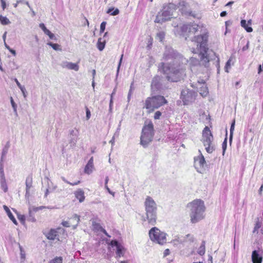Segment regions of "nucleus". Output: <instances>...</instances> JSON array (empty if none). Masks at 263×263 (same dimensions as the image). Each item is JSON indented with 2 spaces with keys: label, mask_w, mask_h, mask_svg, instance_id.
<instances>
[{
  "label": "nucleus",
  "mask_w": 263,
  "mask_h": 263,
  "mask_svg": "<svg viewBox=\"0 0 263 263\" xmlns=\"http://www.w3.org/2000/svg\"><path fill=\"white\" fill-rule=\"evenodd\" d=\"M163 59L165 60H173L172 62L167 64L161 62L158 66L159 70L165 76L167 81L177 82L183 79L186 76L187 60L180 54H176L171 48L166 50Z\"/></svg>",
  "instance_id": "nucleus-1"
},
{
  "label": "nucleus",
  "mask_w": 263,
  "mask_h": 263,
  "mask_svg": "<svg viewBox=\"0 0 263 263\" xmlns=\"http://www.w3.org/2000/svg\"><path fill=\"white\" fill-rule=\"evenodd\" d=\"M192 41L197 43V47L199 46V57L202 64L205 67L209 66V63L217 58L215 52L207 47L208 35L206 34L195 36Z\"/></svg>",
  "instance_id": "nucleus-2"
},
{
  "label": "nucleus",
  "mask_w": 263,
  "mask_h": 263,
  "mask_svg": "<svg viewBox=\"0 0 263 263\" xmlns=\"http://www.w3.org/2000/svg\"><path fill=\"white\" fill-rule=\"evenodd\" d=\"M190 209L191 222L196 223L204 218L205 206L204 201L201 199H195L187 204Z\"/></svg>",
  "instance_id": "nucleus-3"
},
{
  "label": "nucleus",
  "mask_w": 263,
  "mask_h": 263,
  "mask_svg": "<svg viewBox=\"0 0 263 263\" xmlns=\"http://www.w3.org/2000/svg\"><path fill=\"white\" fill-rule=\"evenodd\" d=\"M146 217H143V221H147L152 226L156 223L157 218V205L154 200L150 196H147L144 201Z\"/></svg>",
  "instance_id": "nucleus-4"
},
{
  "label": "nucleus",
  "mask_w": 263,
  "mask_h": 263,
  "mask_svg": "<svg viewBox=\"0 0 263 263\" xmlns=\"http://www.w3.org/2000/svg\"><path fill=\"white\" fill-rule=\"evenodd\" d=\"M154 135V126L152 122L143 126L140 137L141 144L144 147L148 146L153 140Z\"/></svg>",
  "instance_id": "nucleus-5"
},
{
  "label": "nucleus",
  "mask_w": 263,
  "mask_h": 263,
  "mask_svg": "<svg viewBox=\"0 0 263 263\" xmlns=\"http://www.w3.org/2000/svg\"><path fill=\"white\" fill-rule=\"evenodd\" d=\"M167 103L163 96L158 95L147 98L145 101V107L149 111L158 108Z\"/></svg>",
  "instance_id": "nucleus-6"
},
{
  "label": "nucleus",
  "mask_w": 263,
  "mask_h": 263,
  "mask_svg": "<svg viewBox=\"0 0 263 263\" xmlns=\"http://www.w3.org/2000/svg\"><path fill=\"white\" fill-rule=\"evenodd\" d=\"M174 10V7L172 4H169L168 6L164 7L163 9L158 13L155 22L162 24L170 20L171 18L173 17Z\"/></svg>",
  "instance_id": "nucleus-7"
},
{
  "label": "nucleus",
  "mask_w": 263,
  "mask_h": 263,
  "mask_svg": "<svg viewBox=\"0 0 263 263\" xmlns=\"http://www.w3.org/2000/svg\"><path fill=\"white\" fill-rule=\"evenodd\" d=\"M213 141V137L210 128L208 126H205L202 132L201 141L205 147L206 151L210 154L212 153L215 149Z\"/></svg>",
  "instance_id": "nucleus-8"
},
{
  "label": "nucleus",
  "mask_w": 263,
  "mask_h": 263,
  "mask_svg": "<svg viewBox=\"0 0 263 263\" xmlns=\"http://www.w3.org/2000/svg\"><path fill=\"white\" fill-rule=\"evenodd\" d=\"M151 239L157 243L163 245L166 242V234L161 232L158 228L154 227L149 232Z\"/></svg>",
  "instance_id": "nucleus-9"
},
{
  "label": "nucleus",
  "mask_w": 263,
  "mask_h": 263,
  "mask_svg": "<svg viewBox=\"0 0 263 263\" xmlns=\"http://www.w3.org/2000/svg\"><path fill=\"white\" fill-rule=\"evenodd\" d=\"M180 98L182 100L184 105H187L195 100L196 93L194 91L185 88L181 91Z\"/></svg>",
  "instance_id": "nucleus-10"
},
{
  "label": "nucleus",
  "mask_w": 263,
  "mask_h": 263,
  "mask_svg": "<svg viewBox=\"0 0 263 263\" xmlns=\"http://www.w3.org/2000/svg\"><path fill=\"white\" fill-rule=\"evenodd\" d=\"M199 25L196 24H188L183 25L181 27V30L183 33H195L199 29Z\"/></svg>",
  "instance_id": "nucleus-11"
},
{
  "label": "nucleus",
  "mask_w": 263,
  "mask_h": 263,
  "mask_svg": "<svg viewBox=\"0 0 263 263\" xmlns=\"http://www.w3.org/2000/svg\"><path fill=\"white\" fill-rule=\"evenodd\" d=\"M109 245L112 247L116 248V257H120L124 255L125 249L117 240H112L110 241Z\"/></svg>",
  "instance_id": "nucleus-12"
},
{
  "label": "nucleus",
  "mask_w": 263,
  "mask_h": 263,
  "mask_svg": "<svg viewBox=\"0 0 263 263\" xmlns=\"http://www.w3.org/2000/svg\"><path fill=\"white\" fill-rule=\"evenodd\" d=\"M63 231V229L58 228L57 230L51 229L47 234L46 236L49 240H54L55 239L59 240V233L60 231Z\"/></svg>",
  "instance_id": "nucleus-13"
},
{
  "label": "nucleus",
  "mask_w": 263,
  "mask_h": 263,
  "mask_svg": "<svg viewBox=\"0 0 263 263\" xmlns=\"http://www.w3.org/2000/svg\"><path fill=\"white\" fill-rule=\"evenodd\" d=\"M60 65L64 68L73 70L76 71H78L79 69V66L78 63H73L68 61H63L61 63Z\"/></svg>",
  "instance_id": "nucleus-14"
},
{
  "label": "nucleus",
  "mask_w": 263,
  "mask_h": 263,
  "mask_svg": "<svg viewBox=\"0 0 263 263\" xmlns=\"http://www.w3.org/2000/svg\"><path fill=\"white\" fill-rule=\"evenodd\" d=\"M198 86H196V88L199 89L200 94L203 96L205 97L208 94V89L206 87L205 82L203 80L198 81Z\"/></svg>",
  "instance_id": "nucleus-15"
},
{
  "label": "nucleus",
  "mask_w": 263,
  "mask_h": 263,
  "mask_svg": "<svg viewBox=\"0 0 263 263\" xmlns=\"http://www.w3.org/2000/svg\"><path fill=\"white\" fill-rule=\"evenodd\" d=\"M176 240L180 243L187 242L192 243L194 240V237L193 235L189 234L185 236L178 237Z\"/></svg>",
  "instance_id": "nucleus-16"
},
{
  "label": "nucleus",
  "mask_w": 263,
  "mask_h": 263,
  "mask_svg": "<svg viewBox=\"0 0 263 263\" xmlns=\"http://www.w3.org/2000/svg\"><path fill=\"white\" fill-rule=\"evenodd\" d=\"M26 197H29L30 195L29 191L32 186V177L31 175L28 176L26 179Z\"/></svg>",
  "instance_id": "nucleus-17"
},
{
  "label": "nucleus",
  "mask_w": 263,
  "mask_h": 263,
  "mask_svg": "<svg viewBox=\"0 0 263 263\" xmlns=\"http://www.w3.org/2000/svg\"><path fill=\"white\" fill-rule=\"evenodd\" d=\"M252 260L253 263H261L262 260V257L259 254V251L254 250L252 252Z\"/></svg>",
  "instance_id": "nucleus-18"
},
{
  "label": "nucleus",
  "mask_w": 263,
  "mask_h": 263,
  "mask_svg": "<svg viewBox=\"0 0 263 263\" xmlns=\"http://www.w3.org/2000/svg\"><path fill=\"white\" fill-rule=\"evenodd\" d=\"M76 197L80 202H83L85 199L84 192L81 189H79L74 193Z\"/></svg>",
  "instance_id": "nucleus-19"
},
{
  "label": "nucleus",
  "mask_w": 263,
  "mask_h": 263,
  "mask_svg": "<svg viewBox=\"0 0 263 263\" xmlns=\"http://www.w3.org/2000/svg\"><path fill=\"white\" fill-rule=\"evenodd\" d=\"M4 209L5 210L6 212L7 213L9 218L12 221V222L16 225L17 224V222L14 217L13 216V214L11 212L9 209L6 206L4 205Z\"/></svg>",
  "instance_id": "nucleus-20"
},
{
  "label": "nucleus",
  "mask_w": 263,
  "mask_h": 263,
  "mask_svg": "<svg viewBox=\"0 0 263 263\" xmlns=\"http://www.w3.org/2000/svg\"><path fill=\"white\" fill-rule=\"evenodd\" d=\"M241 27H242L248 32H251L253 31V29L251 27L249 26L247 23L246 21L242 20L240 22Z\"/></svg>",
  "instance_id": "nucleus-21"
},
{
  "label": "nucleus",
  "mask_w": 263,
  "mask_h": 263,
  "mask_svg": "<svg viewBox=\"0 0 263 263\" xmlns=\"http://www.w3.org/2000/svg\"><path fill=\"white\" fill-rule=\"evenodd\" d=\"M93 165H91L88 163L86 164L84 168V172L88 175L90 174L93 170Z\"/></svg>",
  "instance_id": "nucleus-22"
},
{
  "label": "nucleus",
  "mask_w": 263,
  "mask_h": 263,
  "mask_svg": "<svg viewBox=\"0 0 263 263\" xmlns=\"http://www.w3.org/2000/svg\"><path fill=\"white\" fill-rule=\"evenodd\" d=\"M101 40L102 39L99 38L97 43V47L100 51H102L104 49L105 45V41L102 42Z\"/></svg>",
  "instance_id": "nucleus-23"
},
{
  "label": "nucleus",
  "mask_w": 263,
  "mask_h": 263,
  "mask_svg": "<svg viewBox=\"0 0 263 263\" xmlns=\"http://www.w3.org/2000/svg\"><path fill=\"white\" fill-rule=\"evenodd\" d=\"M0 179H1V186L2 189L3 190V191L5 192H7L8 187H7L5 177V178H1Z\"/></svg>",
  "instance_id": "nucleus-24"
},
{
  "label": "nucleus",
  "mask_w": 263,
  "mask_h": 263,
  "mask_svg": "<svg viewBox=\"0 0 263 263\" xmlns=\"http://www.w3.org/2000/svg\"><path fill=\"white\" fill-rule=\"evenodd\" d=\"M107 13L110 14L111 15L115 16L118 15L119 13V10L117 8L115 9L114 8H110L108 9Z\"/></svg>",
  "instance_id": "nucleus-25"
},
{
  "label": "nucleus",
  "mask_w": 263,
  "mask_h": 263,
  "mask_svg": "<svg viewBox=\"0 0 263 263\" xmlns=\"http://www.w3.org/2000/svg\"><path fill=\"white\" fill-rule=\"evenodd\" d=\"M205 251V242L202 241L201 246L198 249V253L200 255H203L204 254Z\"/></svg>",
  "instance_id": "nucleus-26"
},
{
  "label": "nucleus",
  "mask_w": 263,
  "mask_h": 263,
  "mask_svg": "<svg viewBox=\"0 0 263 263\" xmlns=\"http://www.w3.org/2000/svg\"><path fill=\"white\" fill-rule=\"evenodd\" d=\"M235 123V120H233V121L231 123V127H230V138H229V141H230V143H231L232 139H233V132L234 130Z\"/></svg>",
  "instance_id": "nucleus-27"
},
{
  "label": "nucleus",
  "mask_w": 263,
  "mask_h": 263,
  "mask_svg": "<svg viewBox=\"0 0 263 263\" xmlns=\"http://www.w3.org/2000/svg\"><path fill=\"white\" fill-rule=\"evenodd\" d=\"M159 80H160V78L159 76H156L153 79V80L152 82V84H151L152 89H153L154 87H157Z\"/></svg>",
  "instance_id": "nucleus-28"
},
{
  "label": "nucleus",
  "mask_w": 263,
  "mask_h": 263,
  "mask_svg": "<svg viewBox=\"0 0 263 263\" xmlns=\"http://www.w3.org/2000/svg\"><path fill=\"white\" fill-rule=\"evenodd\" d=\"M165 35V33L164 31H159L157 33L156 39L157 40H159V41L162 42L164 39Z\"/></svg>",
  "instance_id": "nucleus-29"
},
{
  "label": "nucleus",
  "mask_w": 263,
  "mask_h": 263,
  "mask_svg": "<svg viewBox=\"0 0 263 263\" xmlns=\"http://www.w3.org/2000/svg\"><path fill=\"white\" fill-rule=\"evenodd\" d=\"M0 22L4 25H8L10 23L9 20L6 16H0Z\"/></svg>",
  "instance_id": "nucleus-30"
},
{
  "label": "nucleus",
  "mask_w": 263,
  "mask_h": 263,
  "mask_svg": "<svg viewBox=\"0 0 263 263\" xmlns=\"http://www.w3.org/2000/svg\"><path fill=\"white\" fill-rule=\"evenodd\" d=\"M32 212L33 211L32 210V208H29V216L28 217V220L30 221L31 222H35L36 221L35 218L33 216Z\"/></svg>",
  "instance_id": "nucleus-31"
},
{
  "label": "nucleus",
  "mask_w": 263,
  "mask_h": 263,
  "mask_svg": "<svg viewBox=\"0 0 263 263\" xmlns=\"http://www.w3.org/2000/svg\"><path fill=\"white\" fill-rule=\"evenodd\" d=\"M10 102H11L12 107L13 108V111L14 112L15 115L16 116H17L18 114H17V105L15 104L12 97H10Z\"/></svg>",
  "instance_id": "nucleus-32"
},
{
  "label": "nucleus",
  "mask_w": 263,
  "mask_h": 263,
  "mask_svg": "<svg viewBox=\"0 0 263 263\" xmlns=\"http://www.w3.org/2000/svg\"><path fill=\"white\" fill-rule=\"evenodd\" d=\"M199 152L200 153V157L199 158L198 163L200 166L203 167L204 165L205 164V160L203 156L201 153L200 151H199Z\"/></svg>",
  "instance_id": "nucleus-33"
},
{
  "label": "nucleus",
  "mask_w": 263,
  "mask_h": 263,
  "mask_svg": "<svg viewBox=\"0 0 263 263\" xmlns=\"http://www.w3.org/2000/svg\"><path fill=\"white\" fill-rule=\"evenodd\" d=\"M261 223L259 221V219H257V220L256 221L253 233H255V232L257 233L258 230L261 227Z\"/></svg>",
  "instance_id": "nucleus-34"
},
{
  "label": "nucleus",
  "mask_w": 263,
  "mask_h": 263,
  "mask_svg": "<svg viewBox=\"0 0 263 263\" xmlns=\"http://www.w3.org/2000/svg\"><path fill=\"white\" fill-rule=\"evenodd\" d=\"M18 246L20 250L21 259L22 261H23L25 259V251L20 244H18Z\"/></svg>",
  "instance_id": "nucleus-35"
},
{
  "label": "nucleus",
  "mask_w": 263,
  "mask_h": 263,
  "mask_svg": "<svg viewBox=\"0 0 263 263\" xmlns=\"http://www.w3.org/2000/svg\"><path fill=\"white\" fill-rule=\"evenodd\" d=\"M79 132L76 129H72L70 132V137H73L78 138Z\"/></svg>",
  "instance_id": "nucleus-36"
},
{
  "label": "nucleus",
  "mask_w": 263,
  "mask_h": 263,
  "mask_svg": "<svg viewBox=\"0 0 263 263\" xmlns=\"http://www.w3.org/2000/svg\"><path fill=\"white\" fill-rule=\"evenodd\" d=\"M8 149H9V148H6L5 147L3 148L2 152L1 158V162L3 161L4 158H5V157L8 153Z\"/></svg>",
  "instance_id": "nucleus-37"
},
{
  "label": "nucleus",
  "mask_w": 263,
  "mask_h": 263,
  "mask_svg": "<svg viewBox=\"0 0 263 263\" xmlns=\"http://www.w3.org/2000/svg\"><path fill=\"white\" fill-rule=\"evenodd\" d=\"M47 44L51 46L55 50H61V49L60 48V45L58 44H54L51 42H49Z\"/></svg>",
  "instance_id": "nucleus-38"
},
{
  "label": "nucleus",
  "mask_w": 263,
  "mask_h": 263,
  "mask_svg": "<svg viewBox=\"0 0 263 263\" xmlns=\"http://www.w3.org/2000/svg\"><path fill=\"white\" fill-rule=\"evenodd\" d=\"M63 259L61 257H56L51 260L49 263H62Z\"/></svg>",
  "instance_id": "nucleus-39"
},
{
  "label": "nucleus",
  "mask_w": 263,
  "mask_h": 263,
  "mask_svg": "<svg viewBox=\"0 0 263 263\" xmlns=\"http://www.w3.org/2000/svg\"><path fill=\"white\" fill-rule=\"evenodd\" d=\"M69 143L70 144L71 146H74L76 145V143L77 142L78 138H73V137H69Z\"/></svg>",
  "instance_id": "nucleus-40"
},
{
  "label": "nucleus",
  "mask_w": 263,
  "mask_h": 263,
  "mask_svg": "<svg viewBox=\"0 0 263 263\" xmlns=\"http://www.w3.org/2000/svg\"><path fill=\"white\" fill-rule=\"evenodd\" d=\"M227 138H226L224 141L222 143V155H224L225 152L227 149Z\"/></svg>",
  "instance_id": "nucleus-41"
},
{
  "label": "nucleus",
  "mask_w": 263,
  "mask_h": 263,
  "mask_svg": "<svg viewBox=\"0 0 263 263\" xmlns=\"http://www.w3.org/2000/svg\"><path fill=\"white\" fill-rule=\"evenodd\" d=\"M17 3L26 4L29 8L30 10H32V8L28 1L25 0H17Z\"/></svg>",
  "instance_id": "nucleus-42"
},
{
  "label": "nucleus",
  "mask_w": 263,
  "mask_h": 263,
  "mask_svg": "<svg viewBox=\"0 0 263 263\" xmlns=\"http://www.w3.org/2000/svg\"><path fill=\"white\" fill-rule=\"evenodd\" d=\"M5 178L3 162L1 161L0 163V178Z\"/></svg>",
  "instance_id": "nucleus-43"
},
{
  "label": "nucleus",
  "mask_w": 263,
  "mask_h": 263,
  "mask_svg": "<svg viewBox=\"0 0 263 263\" xmlns=\"http://www.w3.org/2000/svg\"><path fill=\"white\" fill-rule=\"evenodd\" d=\"M106 23L105 22H103L100 25V33H102L104 31L105 29Z\"/></svg>",
  "instance_id": "nucleus-44"
},
{
  "label": "nucleus",
  "mask_w": 263,
  "mask_h": 263,
  "mask_svg": "<svg viewBox=\"0 0 263 263\" xmlns=\"http://www.w3.org/2000/svg\"><path fill=\"white\" fill-rule=\"evenodd\" d=\"M72 219L76 221V226H77L80 221L79 216L77 214H74L72 217Z\"/></svg>",
  "instance_id": "nucleus-45"
},
{
  "label": "nucleus",
  "mask_w": 263,
  "mask_h": 263,
  "mask_svg": "<svg viewBox=\"0 0 263 263\" xmlns=\"http://www.w3.org/2000/svg\"><path fill=\"white\" fill-rule=\"evenodd\" d=\"M231 61V58L229 59V60L227 62L226 66H225V70L226 72H228V69L230 67V62Z\"/></svg>",
  "instance_id": "nucleus-46"
},
{
  "label": "nucleus",
  "mask_w": 263,
  "mask_h": 263,
  "mask_svg": "<svg viewBox=\"0 0 263 263\" xmlns=\"http://www.w3.org/2000/svg\"><path fill=\"white\" fill-rule=\"evenodd\" d=\"M161 116V112L160 111H157L154 115V118L155 119H159L160 116Z\"/></svg>",
  "instance_id": "nucleus-47"
},
{
  "label": "nucleus",
  "mask_w": 263,
  "mask_h": 263,
  "mask_svg": "<svg viewBox=\"0 0 263 263\" xmlns=\"http://www.w3.org/2000/svg\"><path fill=\"white\" fill-rule=\"evenodd\" d=\"M14 81L15 82L17 86L19 87V88L20 89H24V86H22L21 84H20V83L18 82V81L17 80V79H14Z\"/></svg>",
  "instance_id": "nucleus-48"
},
{
  "label": "nucleus",
  "mask_w": 263,
  "mask_h": 263,
  "mask_svg": "<svg viewBox=\"0 0 263 263\" xmlns=\"http://www.w3.org/2000/svg\"><path fill=\"white\" fill-rule=\"evenodd\" d=\"M18 218L22 223H24L25 222V217L24 215H18Z\"/></svg>",
  "instance_id": "nucleus-49"
},
{
  "label": "nucleus",
  "mask_w": 263,
  "mask_h": 263,
  "mask_svg": "<svg viewBox=\"0 0 263 263\" xmlns=\"http://www.w3.org/2000/svg\"><path fill=\"white\" fill-rule=\"evenodd\" d=\"M123 57V54H122L121 55L120 59V61H119V64H118V68H117V74H118V72H119V69H120V67L122 61Z\"/></svg>",
  "instance_id": "nucleus-50"
},
{
  "label": "nucleus",
  "mask_w": 263,
  "mask_h": 263,
  "mask_svg": "<svg viewBox=\"0 0 263 263\" xmlns=\"http://www.w3.org/2000/svg\"><path fill=\"white\" fill-rule=\"evenodd\" d=\"M90 111L88 109V108H86V119L87 120H88L90 117Z\"/></svg>",
  "instance_id": "nucleus-51"
},
{
  "label": "nucleus",
  "mask_w": 263,
  "mask_h": 263,
  "mask_svg": "<svg viewBox=\"0 0 263 263\" xmlns=\"http://www.w3.org/2000/svg\"><path fill=\"white\" fill-rule=\"evenodd\" d=\"M105 189L107 190V192L111 195H112L113 196L115 195V193L111 191L109 188L108 187L107 185H105Z\"/></svg>",
  "instance_id": "nucleus-52"
},
{
  "label": "nucleus",
  "mask_w": 263,
  "mask_h": 263,
  "mask_svg": "<svg viewBox=\"0 0 263 263\" xmlns=\"http://www.w3.org/2000/svg\"><path fill=\"white\" fill-rule=\"evenodd\" d=\"M62 224L64 226V227H70V224L69 223V222L68 221H63L62 222Z\"/></svg>",
  "instance_id": "nucleus-53"
},
{
  "label": "nucleus",
  "mask_w": 263,
  "mask_h": 263,
  "mask_svg": "<svg viewBox=\"0 0 263 263\" xmlns=\"http://www.w3.org/2000/svg\"><path fill=\"white\" fill-rule=\"evenodd\" d=\"M1 2V4H2V7L3 10H5V9L6 7V4L5 0H3Z\"/></svg>",
  "instance_id": "nucleus-54"
},
{
  "label": "nucleus",
  "mask_w": 263,
  "mask_h": 263,
  "mask_svg": "<svg viewBox=\"0 0 263 263\" xmlns=\"http://www.w3.org/2000/svg\"><path fill=\"white\" fill-rule=\"evenodd\" d=\"M40 27L42 29V30L44 32L45 30L47 29L45 25L43 23H41L39 25Z\"/></svg>",
  "instance_id": "nucleus-55"
},
{
  "label": "nucleus",
  "mask_w": 263,
  "mask_h": 263,
  "mask_svg": "<svg viewBox=\"0 0 263 263\" xmlns=\"http://www.w3.org/2000/svg\"><path fill=\"white\" fill-rule=\"evenodd\" d=\"M43 208H44V206H40V207H37V208L33 207L32 208V210L33 211V212H36L38 210H41Z\"/></svg>",
  "instance_id": "nucleus-56"
},
{
  "label": "nucleus",
  "mask_w": 263,
  "mask_h": 263,
  "mask_svg": "<svg viewBox=\"0 0 263 263\" xmlns=\"http://www.w3.org/2000/svg\"><path fill=\"white\" fill-rule=\"evenodd\" d=\"M48 36L51 40H56V37H55L54 34L51 32L50 34H49Z\"/></svg>",
  "instance_id": "nucleus-57"
},
{
  "label": "nucleus",
  "mask_w": 263,
  "mask_h": 263,
  "mask_svg": "<svg viewBox=\"0 0 263 263\" xmlns=\"http://www.w3.org/2000/svg\"><path fill=\"white\" fill-rule=\"evenodd\" d=\"M132 86H130V90H129V92H128V97H127V99H128V101L129 102L130 99V97H131V95H132Z\"/></svg>",
  "instance_id": "nucleus-58"
},
{
  "label": "nucleus",
  "mask_w": 263,
  "mask_h": 263,
  "mask_svg": "<svg viewBox=\"0 0 263 263\" xmlns=\"http://www.w3.org/2000/svg\"><path fill=\"white\" fill-rule=\"evenodd\" d=\"M105 235H106L108 237H110L108 234V233H107L106 231L103 228H101V230Z\"/></svg>",
  "instance_id": "nucleus-59"
},
{
  "label": "nucleus",
  "mask_w": 263,
  "mask_h": 263,
  "mask_svg": "<svg viewBox=\"0 0 263 263\" xmlns=\"http://www.w3.org/2000/svg\"><path fill=\"white\" fill-rule=\"evenodd\" d=\"M249 42L248 41L247 45L242 48V50L245 51L249 48Z\"/></svg>",
  "instance_id": "nucleus-60"
},
{
  "label": "nucleus",
  "mask_w": 263,
  "mask_h": 263,
  "mask_svg": "<svg viewBox=\"0 0 263 263\" xmlns=\"http://www.w3.org/2000/svg\"><path fill=\"white\" fill-rule=\"evenodd\" d=\"M88 163L91 165H93V159L92 157L90 158V159L89 160Z\"/></svg>",
  "instance_id": "nucleus-61"
},
{
  "label": "nucleus",
  "mask_w": 263,
  "mask_h": 263,
  "mask_svg": "<svg viewBox=\"0 0 263 263\" xmlns=\"http://www.w3.org/2000/svg\"><path fill=\"white\" fill-rule=\"evenodd\" d=\"M9 51H10V52H11V53L13 55H14V56H15V55H16V51H15L14 50H13V49H11H11H10Z\"/></svg>",
  "instance_id": "nucleus-62"
},
{
  "label": "nucleus",
  "mask_w": 263,
  "mask_h": 263,
  "mask_svg": "<svg viewBox=\"0 0 263 263\" xmlns=\"http://www.w3.org/2000/svg\"><path fill=\"white\" fill-rule=\"evenodd\" d=\"M227 13L226 11H222L220 13V16L221 17H223V16H225L227 15Z\"/></svg>",
  "instance_id": "nucleus-63"
},
{
  "label": "nucleus",
  "mask_w": 263,
  "mask_h": 263,
  "mask_svg": "<svg viewBox=\"0 0 263 263\" xmlns=\"http://www.w3.org/2000/svg\"><path fill=\"white\" fill-rule=\"evenodd\" d=\"M44 32L45 34H46L47 35H49V34H50L51 33V32L47 29L46 30H45V31Z\"/></svg>",
  "instance_id": "nucleus-64"
}]
</instances>
